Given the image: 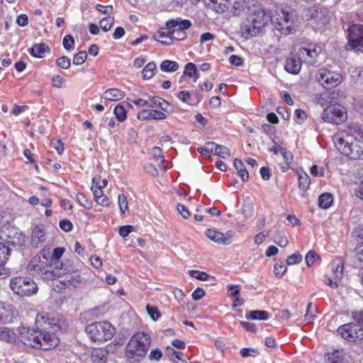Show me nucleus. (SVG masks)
<instances>
[{
	"label": "nucleus",
	"instance_id": "nucleus-1",
	"mask_svg": "<svg viewBox=\"0 0 363 363\" xmlns=\"http://www.w3.org/2000/svg\"><path fill=\"white\" fill-rule=\"evenodd\" d=\"M356 134L363 139V128L351 123L346 130L337 132L333 136L336 148L344 155L352 160H363V143L357 140Z\"/></svg>",
	"mask_w": 363,
	"mask_h": 363
},
{
	"label": "nucleus",
	"instance_id": "nucleus-2",
	"mask_svg": "<svg viewBox=\"0 0 363 363\" xmlns=\"http://www.w3.org/2000/svg\"><path fill=\"white\" fill-rule=\"evenodd\" d=\"M151 337L150 334L145 332L135 333L129 340L125 355L130 362H140L145 357L150 347Z\"/></svg>",
	"mask_w": 363,
	"mask_h": 363
},
{
	"label": "nucleus",
	"instance_id": "nucleus-3",
	"mask_svg": "<svg viewBox=\"0 0 363 363\" xmlns=\"http://www.w3.org/2000/svg\"><path fill=\"white\" fill-rule=\"evenodd\" d=\"M269 21L271 22V11L259 9L255 11L248 23L241 26L242 35L245 38L255 36Z\"/></svg>",
	"mask_w": 363,
	"mask_h": 363
},
{
	"label": "nucleus",
	"instance_id": "nucleus-4",
	"mask_svg": "<svg viewBox=\"0 0 363 363\" xmlns=\"http://www.w3.org/2000/svg\"><path fill=\"white\" fill-rule=\"evenodd\" d=\"M271 22L284 35H289L295 30V15L292 11L277 8L274 13L271 12Z\"/></svg>",
	"mask_w": 363,
	"mask_h": 363
},
{
	"label": "nucleus",
	"instance_id": "nucleus-5",
	"mask_svg": "<svg viewBox=\"0 0 363 363\" xmlns=\"http://www.w3.org/2000/svg\"><path fill=\"white\" fill-rule=\"evenodd\" d=\"M85 331L91 340L104 342L111 340L116 332L115 328L108 322H96L88 325Z\"/></svg>",
	"mask_w": 363,
	"mask_h": 363
},
{
	"label": "nucleus",
	"instance_id": "nucleus-6",
	"mask_svg": "<svg viewBox=\"0 0 363 363\" xmlns=\"http://www.w3.org/2000/svg\"><path fill=\"white\" fill-rule=\"evenodd\" d=\"M10 287L13 293L22 297L35 295L38 290L37 284L31 278L26 277L12 278L10 280Z\"/></svg>",
	"mask_w": 363,
	"mask_h": 363
},
{
	"label": "nucleus",
	"instance_id": "nucleus-7",
	"mask_svg": "<svg viewBox=\"0 0 363 363\" xmlns=\"http://www.w3.org/2000/svg\"><path fill=\"white\" fill-rule=\"evenodd\" d=\"M27 269L32 274L38 276L44 280L55 279L57 275L52 265L41 260L40 257H35L28 264Z\"/></svg>",
	"mask_w": 363,
	"mask_h": 363
},
{
	"label": "nucleus",
	"instance_id": "nucleus-8",
	"mask_svg": "<svg viewBox=\"0 0 363 363\" xmlns=\"http://www.w3.org/2000/svg\"><path fill=\"white\" fill-rule=\"evenodd\" d=\"M346 50L363 52V25L352 24L347 28Z\"/></svg>",
	"mask_w": 363,
	"mask_h": 363
},
{
	"label": "nucleus",
	"instance_id": "nucleus-9",
	"mask_svg": "<svg viewBox=\"0 0 363 363\" xmlns=\"http://www.w3.org/2000/svg\"><path fill=\"white\" fill-rule=\"evenodd\" d=\"M25 242V236L20 230L14 227H7L1 230L0 234V245L10 247H21Z\"/></svg>",
	"mask_w": 363,
	"mask_h": 363
},
{
	"label": "nucleus",
	"instance_id": "nucleus-10",
	"mask_svg": "<svg viewBox=\"0 0 363 363\" xmlns=\"http://www.w3.org/2000/svg\"><path fill=\"white\" fill-rule=\"evenodd\" d=\"M321 118L325 123L339 125L346 120L347 113L345 107L339 104H334L324 108Z\"/></svg>",
	"mask_w": 363,
	"mask_h": 363
},
{
	"label": "nucleus",
	"instance_id": "nucleus-11",
	"mask_svg": "<svg viewBox=\"0 0 363 363\" xmlns=\"http://www.w3.org/2000/svg\"><path fill=\"white\" fill-rule=\"evenodd\" d=\"M318 82L325 89H330L338 86L342 80V75L325 68H320L315 75Z\"/></svg>",
	"mask_w": 363,
	"mask_h": 363
},
{
	"label": "nucleus",
	"instance_id": "nucleus-12",
	"mask_svg": "<svg viewBox=\"0 0 363 363\" xmlns=\"http://www.w3.org/2000/svg\"><path fill=\"white\" fill-rule=\"evenodd\" d=\"M360 324L346 323L340 325L337 331L342 338L348 341L354 342L362 340L363 338V328Z\"/></svg>",
	"mask_w": 363,
	"mask_h": 363
},
{
	"label": "nucleus",
	"instance_id": "nucleus-13",
	"mask_svg": "<svg viewBox=\"0 0 363 363\" xmlns=\"http://www.w3.org/2000/svg\"><path fill=\"white\" fill-rule=\"evenodd\" d=\"M38 334H40V337L38 342H35V348L48 350L54 348L59 343L58 338L53 333L45 332L42 329L39 330Z\"/></svg>",
	"mask_w": 363,
	"mask_h": 363
},
{
	"label": "nucleus",
	"instance_id": "nucleus-14",
	"mask_svg": "<svg viewBox=\"0 0 363 363\" xmlns=\"http://www.w3.org/2000/svg\"><path fill=\"white\" fill-rule=\"evenodd\" d=\"M322 48L316 45H311L308 48H301L298 54L301 57L308 63L313 64L316 62V57L321 53Z\"/></svg>",
	"mask_w": 363,
	"mask_h": 363
},
{
	"label": "nucleus",
	"instance_id": "nucleus-15",
	"mask_svg": "<svg viewBox=\"0 0 363 363\" xmlns=\"http://www.w3.org/2000/svg\"><path fill=\"white\" fill-rule=\"evenodd\" d=\"M59 281L67 288H76L82 282L80 273L78 270L64 274L60 277Z\"/></svg>",
	"mask_w": 363,
	"mask_h": 363
},
{
	"label": "nucleus",
	"instance_id": "nucleus-16",
	"mask_svg": "<svg viewBox=\"0 0 363 363\" xmlns=\"http://www.w3.org/2000/svg\"><path fill=\"white\" fill-rule=\"evenodd\" d=\"M92 183L93 184H96L95 186H91V191H93L96 202L103 206H108V199L104 194L102 186L101 185H98L99 184L96 178H93Z\"/></svg>",
	"mask_w": 363,
	"mask_h": 363
},
{
	"label": "nucleus",
	"instance_id": "nucleus-17",
	"mask_svg": "<svg viewBox=\"0 0 363 363\" xmlns=\"http://www.w3.org/2000/svg\"><path fill=\"white\" fill-rule=\"evenodd\" d=\"M166 118V114L157 110L145 109L137 115V118L140 121L164 120Z\"/></svg>",
	"mask_w": 363,
	"mask_h": 363
},
{
	"label": "nucleus",
	"instance_id": "nucleus-18",
	"mask_svg": "<svg viewBox=\"0 0 363 363\" xmlns=\"http://www.w3.org/2000/svg\"><path fill=\"white\" fill-rule=\"evenodd\" d=\"M39 330H28L21 334V342L29 347L35 348V342H38V338L40 337Z\"/></svg>",
	"mask_w": 363,
	"mask_h": 363
},
{
	"label": "nucleus",
	"instance_id": "nucleus-19",
	"mask_svg": "<svg viewBox=\"0 0 363 363\" xmlns=\"http://www.w3.org/2000/svg\"><path fill=\"white\" fill-rule=\"evenodd\" d=\"M166 26L168 30L177 29L179 31L185 32L191 26V23L189 20H182L181 18L170 19L167 21Z\"/></svg>",
	"mask_w": 363,
	"mask_h": 363
},
{
	"label": "nucleus",
	"instance_id": "nucleus-20",
	"mask_svg": "<svg viewBox=\"0 0 363 363\" xmlns=\"http://www.w3.org/2000/svg\"><path fill=\"white\" fill-rule=\"evenodd\" d=\"M301 58L290 57L285 61L284 68L289 73L297 74L301 69Z\"/></svg>",
	"mask_w": 363,
	"mask_h": 363
},
{
	"label": "nucleus",
	"instance_id": "nucleus-21",
	"mask_svg": "<svg viewBox=\"0 0 363 363\" xmlns=\"http://www.w3.org/2000/svg\"><path fill=\"white\" fill-rule=\"evenodd\" d=\"M205 235L208 238L218 245H230L228 238H224V234L214 229L208 228L206 230Z\"/></svg>",
	"mask_w": 363,
	"mask_h": 363
},
{
	"label": "nucleus",
	"instance_id": "nucleus-22",
	"mask_svg": "<svg viewBox=\"0 0 363 363\" xmlns=\"http://www.w3.org/2000/svg\"><path fill=\"white\" fill-rule=\"evenodd\" d=\"M13 306L4 303H0V324H6L11 322L13 318Z\"/></svg>",
	"mask_w": 363,
	"mask_h": 363
},
{
	"label": "nucleus",
	"instance_id": "nucleus-23",
	"mask_svg": "<svg viewBox=\"0 0 363 363\" xmlns=\"http://www.w3.org/2000/svg\"><path fill=\"white\" fill-rule=\"evenodd\" d=\"M125 96V93L123 91L116 88L108 89L101 95L103 99L110 101H120Z\"/></svg>",
	"mask_w": 363,
	"mask_h": 363
},
{
	"label": "nucleus",
	"instance_id": "nucleus-24",
	"mask_svg": "<svg viewBox=\"0 0 363 363\" xmlns=\"http://www.w3.org/2000/svg\"><path fill=\"white\" fill-rule=\"evenodd\" d=\"M46 240L45 232L41 228L36 226L34 228L31 235V244L35 247H38Z\"/></svg>",
	"mask_w": 363,
	"mask_h": 363
},
{
	"label": "nucleus",
	"instance_id": "nucleus-25",
	"mask_svg": "<svg viewBox=\"0 0 363 363\" xmlns=\"http://www.w3.org/2000/svg\"><path fill=\"white\" fill-rule=\"evenodd\" d=\"M325 361L327 363H348L347 357L342 350L328 354Z\"/></svg>",
	"mask_w": 363,
	"mask_h": 363
},
{
	"label": "nucleus",
	"instance_id": "nucleus-26",
	"mask_svg": "<svg viewBox=\"0 0 363 363\" xmlns=\"http://www.w3.org/2000/svg\"><path fill=\"white\" fill-rule=\"evenodd\" d=\"M175 32H172V29L165 32L164 29L158 30L154 34L153 38L155 40L160 42L163 45H169L172 44V36Z\"/></svg>",
	"mask_w": 363,
	"mask_h": 363
},
{
	"label": "nucleus",
	"instance_id": "nucleus-27",
	"mask_svg": "<svg viewBox=\"0 0 363 363\" xmlns=\"http://www.w3.org/2000/svg\"><path fill=\"white\" fill-rule=\"evenodd\" d=\"M50 48L45 43H39L34 45L29 49V53L38 58H43L46 52H49Z\"/></svg>",
	"mask_w": 363,
	"mask_h": 363
},
{
	"label": "nucleus",
	"instance_id": "nucleus-28",
	"mask_svg": "<svg viewBox=\"0 0 363 363\" xmlns=\"http://www.w3.org/2000/svg\"><path fill=\"white\" fill-rule=\"evenodd\" d=\"M16 334L15 332L6 327H0V340L7 342H13L16 341Z\"/></svg>",
	"mask_w": 363,
	"mask_h": 363
},
{
	"label": "nucleus",
	"instance_id": "nucleus-29",
	"mask_svg": "<svg viewBox=\"0 0 363 363\" xmlns=\"http://www.w3.org/2000/svg\"><path fill=\"white\" fill-rule=\"evenodd\" d=\"M333 203V196L330 193L322 194L318 198V206L323 209L329 208Z\"/></svg>",
	"mask_w": 363,
	"mask_h": 363
},
{
	"label": "nucleus",
	"instance_id": "nucleus-30",
	"mask_svg": "<svg viewBox=\"0 0 363 363\" xmlns=\"http://www.w3.org/2000/svg\"><path fill=\"white\" fill-rule=\"evenodd\" d=\"M333 272L337 279H341L343 277L344 262L341 258L335 259L332 264Z\"/></svg>",
	"mask_w": 363,
	"mask_h": 363
},
{
	"label": "nucleus",
	"instance_id": "nucleus-31",
	"mask_svg": "<svg viewBox=\"0 0 363 363\" xmlns=\"http://www.w3.org/2000/svg\"><path fill=\"white\" fill-rule=\"evenodd\" d=\"M234 167L237 170L239 176L243 182H247L249 179L248 172L246 170L242 162L240 160L235 159L234 160Z\"/></svg>",
	"mask_w": 363,
	"mask_h": 363
},
{
	"label": "nucleus",
	"instance_id": "nucleus-32",
	"mask_svg": "<svg viewBox=\"0 0 363 363\" xmlns=\"http://www.w3.org/2000/svg\"><path fill=\"white\" fill-rule=\"evenodd\" d=\"M150 101L152 103L151 107H157L163 110L164 111H168V107L170 106L169 103L158 96L150 97Z\"/></svg>",
	"mask_w": 363,
	"mask_h": 363
},
{
	"label": "nucleus",
	"instance_id": "nucleus-33",
	"mask_svg": "<svg viewBox=\"0 0 363 363\" xmlns=\"http://www.w3.org/2000/svg\"><path fill=\"white\" fill-rule=\"evenodd\" d=\"M178 68L179 65L175 61L166 60L160 64V69L165 72H175L178 69Z\"/></svg>",
	"mask_w": 363,
	"mask_h": 363
},
{
	"label": "nucleus",
	"instance_id": "nucleus-34",
	"mask_svg": "<svg viewBox=\"0 0 363 363\" xmlns=\"http://www.w3.org/2000/svg\"><path fill=\"white\" fill-rule=\"evenodd\" d=\"M156 64L154 62H149L143 69L142 74L144 79L152 78L156 72Z\"/></svg>",
	"mask_w": 363,
	"mask_h": 363
},
{
	"label": "nucleus",
	"instance_id": "nucleus-35",
	"mask_svg": "<svg viewBox=\"0 0 363 363\" xmlns=\"http://www.w3.org/2000/svg\"><path fill=\"white\" fill-rule=\"evenodd\" d=\"M298 176L299 188L302 190L308 189L311 184L310 177L304 172H299Z\"/></svg>",
	"mask_w": 363,
	"mask_h": 363
},
{
	"label": "nucleus",
	"instance_id": "nucleus-36",
	"mask_svg": "<svg viewBox=\"0 0 363 363\" xmlns=\"http://www.w3.org/2000/svg\"><path fill=\"white\" fill-rule=\"evenodd\" d=\"M247 318L258 320H266L268 319V313L265 311H252Z\"/></svg>",
	"mask_w": 363,
	"mask_h": 363
},
{
	"label": "nucleus",
	"instance_id": "nucleus-37",
	"mask_svg": "<svg viewBox=\"0 0 363 363\" xmlns=\"http://www.w3.org/2000/svg\"><path fill=\"white\" fill-rule=\"evenodd\" d=\"M317 308L313 305L311 302L308 303L307 306L306 313L305 315V320L308 323H311L316 316Z\"/></svg>",
	"mask_w": 363,
	"mask_h": 363
},
{
	"label": "nucleus",
	"instance_id": "nucleus-38",
	"mask_svg": "<svg viewBox=\"0 0 363 363\" xmlns=\"http://www.w3.org/2000/svg\"><path fill=\"white\" fill-rule=\"evenodd\" d=\"M116 118L120 121H124L127 118V112L121 104H118L113 110Z\"/></svg>",
	"mask_w": 363,
	"mask_h": 363
},
{
	"label": "nucleus",
	"instance_id": "nucleus-39",
	"mask_svg": "<svg viewBox=\"0 0 363 363\" xmlns=\"http://www.w3.org/2000/svg\"><path fill=\"white\" fill-rule=\"evenodd\" d=\"M215 155L223 159H227L230 156V150L224 145H217L215 149Z\"/></svg>",
	"mask_w": 363,
	"mask_h": 363
},
{
	"label": "nucleus",
	"instance_id": "nucleus-40",
	"mask_svg": "<svg viewBox=\"0 0 363 363\" xmlns=\"http://www.w3.org/2000/svg\"><path fill=\"white\" fill-rule=\"evenodd\" d=\"M35 324L39 327H43L46 329V325H50L51 323L47 314L39 313L35 318Z\"/></svg>",
	"mask_w": 363,
	"mask_h": 363
},
{
	"label": "nucleus",
	"instance_id": "nucleus-41",
	"mask_svg": "<svg viewBox=\"0 0 363 363\" xmlns=\"http://www.w3.org/2000/svg\"><path fill=\"white\" fill-rule=\"evenodd\" d=\"M76 199L78 203L86 209H91L92 208V201L86 198L82 194H77Z\"/></svg>",
	"mask_w": 363,
	"mask_h": 363
},
{
	"label": "nucleus",
	"instance_id": "nucleus-42",
	"mask_svg": "<svg viewBox=\"0 0 363 363\" xmlns=\"http://www.w3.org/2000/svg\"><path fill=\"white\" fill-rule=\"evenodd\" d=\"M281 155L286 162L285 165L281 167L283 171H285L289 168V166L293 161V155L290 151L287 150L286 148L281 150Z\"/></svg>",
	"mask_w": 363,
	"mask_h": 363
},
{
	"label": "nucleus",
	"instance_id": "nucleus-43",
	"mask_svg": "<svg viewBox=\"0 0 363 363\" xmlns=\"http://www.w3.org/2000/svg\"><path fill=\"white\" fill-rule=\"evenodd\" d=\"M10 251L11 250L7 249V245H0V268H4L10 255Z\"/></svg>",
	"mask_w": 363,
	"mask_h": 363
},
{
	"label": "nucleus",
	"instance_id": "nucleus-44",
	"mask_svg": "<svg viewBox=\"0 0 363 363\" xmlns=\"http://www.w3.org/2000/svg\"><path fill=\"white\" fill-rule=\"evenodd\" d=\"M349 72L351 77L357 81H363V67H350Z\"/></svg>",
	"mask_w": 363,
	"mask_h": 363
},
{
	"label": "nucleus",
	"instance_id": "nucleus-45",
	"mask_svg": "<svg viewBox=\"0 0 363 363\" xmlns=\"http://www.w3.org/2000/svg\"><path fill=\"white\" fill-rule=\"evenodd\" d=\"M274 241L280 247H286L288 244V240L286 235L280 231H277L274 235Z\"/></svg>",
	"mask_w": 363,
	"mask_h": 363
},
{
	"label": "nucleus",
	"instance_id": "nucleus-46",
	"mask_svg": "<svg viewBox=\"0 0 363 363\" xmlns=\"http://www.w3.org/2000/svg\"><path fill=\"white\" fill-rule=\"evenodd\" d=\"M189 274L191 277L200 281H206L208 279L209 275L205 272H200L198 270H189Z\"/></svg>",
	"mask_w": 363,
	"mask_h": 363
},
{
	"label": "nucleus",
	"instance_id": "nucleus-47",
	"mask_svg": "<svg viewBox=\"0 0 363 363\" xmlns=\"http://www.w3.org/2000/svg\"><path fill=\"white\" fill-rule=\"evenodd\" d=\"M113 25V18L110 16L106 17L101 20L100 27L104 32H107L112 28Z\"/></svg>",
	"mask_w": 363,
	"mask_h": 363
},
{
	"label": "nucleus",
	"instance_id": "nucleus-48",
	"mask_svg": "<svg viewBox=\"0 0 363 363\" xmlns=\"http://www.w3.org/2000/svg\"><path fill=\"white\" fill-rule=\"evenodd\" d=\"M87 54L86 51H80L73 57V63L75 65H82L86 60Z\"/></svg>",
	"mask_w": 363,
	"mask_h": 363
},
{
	"label": "nucleus",
	"instance_id": "nucleus-49",
	"mask_svg": "<svg viewBox=\"0 0 363 363\" xmlns=\"http://www.w3.org/2000/svg\"><path fill=\"white\" fill-rule=\"evenodd\" d=\"M146 310L153 320H157L160 317V313L156 306L147 304L146 306Z\"/></svg>",
	"mask_w": 363,
	"mask_h": 363
},
{
	"label": "nucleus",
	"instance_id": "nucleus-50",
	"mask_svg": "<svg viewBox=\"0 0 363 363\" xmlns=\"http://www.w3.org/2000/svg\"><path fill=\"white\" fill-rule=\"evenodd\" d=\"M118 199L120 210L123 213H125L128 211L127 198L124 194H119Z\"/></svg>",
	"mask_w": 363,
	"mask_h": 363
},
{
	"label": "nucleus",
	"instance_id": "nucleus-51",
	"mask_svg": "<svg viewBox=\"0 0 363 363\" xmlns=\"http://www.w3.org/2000/svg\"><path fill=\"white\" fill-rule=\"evenodd\" d=\"M63 47L67 50H73V45L74 44V40L71 35H67L63 38Z\"/></svg>",
	"mask_w": 363,
	"mask_h": 363
},
{
	"label": "nucleus",
	"instance_id": "nucleus-52",
	"mask_svg": "<svg viewBox=\"0 0 363 363\" xmlns=\"http://www.w3.org/2000/svg\"><path fill=\"white\" fill-rule=\"evenodd\" d=\"M274 271L276 276L281 277L286 272V268L284 267L282 262H279L274 264Z\"/></svg>",
	"mask_w": 363,
	"mask_h": 363
},
{
	"label": "nucleus",
	"instance_id": "nucleus-53",
	"mask_svg": "<svg viewBox=\"0 0 363 363\" xmlns=\"http://www.w3.org/2000/svg\"><path fill=\"white\" fill-rule=\"evenodd\" d=\"M302 260V256L299 253H294L289 257H288L286 259V262L288 265H294L298 264Z\"/></svg>",
	"mask_w": 363,
	"mask_h": 363
},
{
	"label": "nucleus",
	"instance_id": "nucleus-54",
	"mask_svg": "<svg viewBox=\"0 0 363 363\" xmlns=\"http://www.w3.org/2000/svg\"><path fill=\"white\" fill-rule=\"evenodd\" d=\"M229 0H215L213 9L216 11H224L228 8Z\"/></svg>",
	"mask_w": 363,
	"mask_h": 363
},
{
	"label": "nucleus",
	"instance_id": "nucleus-55",
	"mask_svg": "<svg viewBox=\"0 0 363 363\" xmlns=\"http://www.w3.org/2000/svg\"><path fill=\"white\" fill-rule=\"evenodd\" d=\"M56 62L60 67L65 69H68L71 65L70 60L66 56L57 58Z\"/></svg>",
	"mask_w": 363,
	"mask_h": 363
},
{
	"label": "nucleus",
	"instance_id": "nucleus-56",
	"mask_svg": "<svg viewBox=\"0 0 363 363\" xmlns=\"http://www.w3.org/2000/svg\"><path fill=\"white\" fill-rule=\"evenodd\" d=\"M196 72V68L194 64L189 62L185 65L184 74L190 77H193Z\"/></svg>",
	"mask_w": 363,
	"mask_h": 363
},
{
	"label": "nucleus",
	"instance_id": "nucleus-57",
	"mask_svg": "<svg viewBox=\"0 0 363 363\" xmlns=\"http://www.w3.org/2000/svg\"><path fill=\"white\" fill-rule=\"evenodd\" d=\"M162 352L158 348L152 349L148 355V358L151 361H153V360L158 361L162 358Z\"/></svg>",
	"mask_w": 363,
	"mask_h": 363
},
{
	"label": "nucleus",
	"instance_id": "nucleus-58",
	"mask_svg": "<svg viewBox=\"0 0 363 363\" xmlns=\"http://www.w3.org/2000/svg\"><path fill=\"white\" fill-rule=\"evenodd\" d=\"M65 80L60 75H54L52 78V84L55 87L60 88L65 86Z\"/></svg>",
	"mask_w": 363,
	"mask_h": 363
},
{
	"label": "nucleus",
	"instance_id": "nucleus-59",
	"mask_svg": "<svg viewBox=\"0 0 363 363\" xmlns=\"http://www.w3.org/2000/svg\"><path fill=\"white\" fill-rule=\"evenodd\" d=\"M318 258V256L315 252L312 250L309 251L306 256V262L307 266L311 267L314 263L315 259Z\"/></svg>",
	"mask_w": 363,
	"mask_h": 363
},
{
	"label": "nucleus",
	"instance_id": "nucleus-60",
	"mask_svg": "<svg viewBox=\"0 0 363 363\" xmlns=\"http://www.w3.org/2000/svg\"><path fill=\"white\" fill-rule=\"evenodd\" d=\"M307 115L305 111L301 109H296L295 111V118L298 123L301 124L306 119Z\"/></svg>",
	"mask_w": 363,
	"mask_h": 363
},
{
	"label": "nucleus",
	"instance_id": "nucleus-61",
	"mask_svg": "<svg viewBox=\"0 0 363 363\" xmlns=\"http://www.w3.org/2000/svg\"><path fill=\"white\" fill-rule=\"evenodd\" d=\"M60 227L65 232H69L72 230L73 225L69 220L64 219L60 222Z\"/></svg>",
	"mask_w": 363,
	"mask_h": 363
},
{
	"label": "nucleus",
	"instance_id": "nucleus-62",
	"mask_svg": "<svg viewBox=\"0 0 363 363\" xmlns=\"http://www.w3.org/2000/svg\"><path fill=\"white\" fill-rule=\"evenodd\" d=\"M51 145L57 150L59 155H61L64 151L63 143L59 140H52Z\"/></svg>",
	"mask_w": 363,
	"mask_h": 363
},
{
	"label": "nucleus",
	"instance_id": "nucleus-63",
	"mask_svg": "<svg viewBox=\"0 0 363 363\" xmlns=\"http://www.w3.org/2000/svg\"><path fill=\"white\" fill-rule=\"evenodd\" d=\"M206 293L204 290L201 288H197L191 294L192 298L194 301L201 300L204 296Z\"/></svg>",
	"mask_w": 363,
	"mask_h": 363
},
{
	"label": "nucleus",
	"instance_id": "nucleus-64",
	"mask_svg": "<svg viewBox=\"0 0 363 363\" xmlns=\"http://www.w3.org/2000/svg\"><path fill=\"white\" fill-rule=\"evenodd\" d=\"M352 318L363 325V311H356L352 313Z\"/></svg>",
	"mask_w": 363,
	"mask_h": 363
}]
</instances>
